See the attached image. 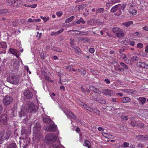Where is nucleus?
I'll list each match as a JSON object with an SVG mask.
<instances>
[{"instance_id": "f257e3e1", "label": "nucleus", "mask_w": 148, "mask_h": 148, "mask_svg": "<svg viewBox=\"0 0 148 148\" xmlns=\"http://www.w3.org/2000/svg\"><path fill=\"white\" fill-rule=\"evenodd\" d=\"M27 108L26 110L22 109L19 113V116L21 118L25 117L26 115V113L28 112L31 113L35 112L38 109L37 106L35 105L32 102H28L27 104Z\"/></svg>"}, {"instance_id": "f03ea898", "label": "nucleus", "mask_w": 148, "mask_h": 148, "mask_svg": "<svg viewBox=\"0 0 148 148\" xmlns=\"http://www.w3.org/2000/svg\"><path fill=\"white\" fill-rule=\"evenodd\" d=\"M40 125L39 124H37L36 126L34 127V132L33 134V140H38L42 138V135L39 132L40 130Z\"/></svg>"}, {"instance_id": "7ed1b4c3", "label": "nucleus", "mask_w": 148, "mask_h": 148, "mask_svg": "<svg viewBox=\"0 0 148 148\" xmlns=\"http://www.w3.org/2000/svg\"><path fill=\"white\" fill-rule=\"evenodd\" d=\"M57 136L53 134H47L45 137V141L47 144H50L55 141Z\"/></svg>"}, {"instance_id": "20e7f679", "label": "nucleus", "mask_w": 148, "mask_h": 148, "mask_svg": "<svg viewBox=\"0 0 148 148\" xmlns=\"http://www.w3.org/2000/svg\"><path fill=\"white\" fill-rule=\"evenodd\" d=\"M8 81L13 84L16 85L18 83L19 80L18 78L15 76L12 75L7 78Z\"/></svg>"}, {"instance_id": "39448f33", "label": "nucleus", "mask_w": 148, "mask_h": 148, "mask_svg": "<svg viewBox=\"0 0 148 148\" xmlns=\"http://www.w3.org/2000/svg\"><path fill=\"white\" fill-rule=\"evenodd\" d=\"M11 134V132L10 131H8L6 134H4L3 132H0V144H1L3 143L4 140L8 139Z\"/></svg>"}, {"instance_id": "423d86ee", "label": "nucleus", "mask_w": 148, "mask_h": 148, "mask_svg": "<svg viewBox=\"0 0 148 148\" xmlns=\"http://www.w3.org/2000/svg\"><path fill=\"white\" fill-rule=\"evenodd\" d=\"M82 106H83L84 107L86 108L87 110H89L91 112H93L95 113L97 115H99L100 112L99 110L96 109H92L90 107L88 106L86 104L81 102V103L80 104Z\"/></svg>"}, {"instance_id": "0eeeda50", "label": "nucleus", "mask_w": 148, "mask_h": 148, "mask_svg": "<svg viewBox=\"0 0 148 148\" xmlns=\"http://www.w3.org/2000/svg\"><path fill=\"white\" fill-rule=\"evenodd\" d=\"M113 31L116 34L117 36L119 38L122 37L124 36V34L122 30L118 27L114 28L113 29Z\"/></svg>"}, {"instance_id": "6e6552de", "label": "nucleus", "mask_w": 148, "mask_h": 148, "mask_svg": "<svg viewBox=\"0 0 148 148\" xmlns=\"http://www.w3.org/2000/svg\"><path fill=\"white\" fill-rule=\"evenodd\" d=\"M13 101L12 98L10 96H5L3 99V103L5 105L10 104Z\"/></svg>"}, {"instance_id": "1a4fd4ad", "label": "nucleus", "mask_w": 148, "mask_h": 148, "mask_svg": "<svg viewBox=\"0 0 148 148\" xmlns=\"http://www.w3.org/2000/svg\"><path fill=\"white\" fill-rule=\"evenodd\" d=\"M57 126L54 123L50 124L49 127H47L46 130L48 131H54L57 129Z\"/></svg>"}, {"instance_id": "9d476101", "label": "nucleus", "mask_w": 148, "mask_h": 148, "mask_svg": "<svg viewBox=\"0 0 148 148\" xmlns=\"http://www.w3.org/2000/svg\"><path fill=\"white\" fill-rule=\"evenodd\" d=\"M7 115L6 114L2 115L0 118V122L3 124H6L8 122Z\"/></svg>"}, {"instance_id": "9b49d317", "label": "nucleus", "mask_w": 148, "mask_h": 148, "mask_svg": "<svg viewBox=\"0 0 148 148\" xmlns=\"http://www.w3.org/2000/svg\"><path fill=\"white\" fill-rule=\"evenodd\" d=\"M118 8V10L119 11V14H116V15H119L121 14V10H124L126 6V4L125 3H123L122 4H119L117 5Z\"/></svg>"}, {"instance_id": "f8f14e48", "label": "nucleus", "mask_w": 148, "mask_h": 148, "mask_svg": "<svg viewBox=\"0 0 148 148\" xmlns=\"http://www.w3.org/2000/svg\"><path fill=\"white\" fill-rule=\"evenodd\" d=\"M24 95L28 99L31 98L32 96V93L29 90H26L24 92Z\"/></svg>"}, {"instance_id": "ddd939ff", "label": "nucleus", "mask_w": 148, "mask_h": 148, "mask_svg": "<svg viewBox=\"0 0 148 148\" xmlns=\"http://www.w3.org/2000/svg\"><path fill=\"white\" fill-rule=\"evenodd\" d=\"M103 93L106 96H112L113 95V92L110 90H105L103 91Z\"/></svg>"}, {"instance_id": "4468645a", "label": "nucleus", "mask_w": 148, "mask_h": 148, "mask_svg": "<svg viewBox=\"0 0 148 148\" xmlns=\"http://www.w3.org/2000/svg\"><path fill=\"white\" fill-rule=\"evenodd\" d=\"M64 112L68 117H69L73 119H75V115L73 113L69 111H67V112Z\"/></svg>"}, {"instance_id": "2eb2a0df", "label": "nucleus", "mask_w": 148, "mask_h": 148, "mask_svg": "<svg viewBox=\"0 0 148 148\" xmlns=\"http://www.w3.org/2000/svg\"><path fill=\"white\" fill-rule=\"evenodd\" d=\"M137 65L138 66L140 67L144 68L146 69L148 68V65L146 64L143 62H139L137 63Z\"/></svg>"}, {"instance_id": "dca6fc26", "label": "nucleus", "mask_w": 148, "mask_h": 148, "mask_svg": "<svg viewBox=\"0 0 148 148\" xmlns=\"http://www.w3.org/2000/svg\"><path fill=\"white\" fill-rule=\"evenodd\" d=\"M9 51L10 53L15 55L17 58L18 57V52L16 50L10 48L9 50Z\"/></svg>"}, {"instance_id": "f3484780", "label": "nucleus", "mask_w": 148, "mask_h": 148, "mask_svg": "<svg viewBox=\"0 0 148 148\" xmlns=\"http://www.w3.org/2000/svg\"><path fill=\"white\" fill-rule=\"evenodd\" d=\"M129 12L132 15H136L137 14V11L135 9L132 8H131L129 10Z\"/></svg>"}, {"instance_id": "a211bd4d", "label": "nucleus", "mask_w": 148, "mask_h": 148, "mask_svg": "<svg viewBox=\"0 0 148 148\" xmlns=\"http://www.w3.org/2000/svg\"><path fill=\"white\" fill-rule=\"evenodd\" d=\"M18 6H21L23 5L25 6V7H30L31 6L29 5H26L25 4H23V2L20 0H18Z\"/></svg>"}, {"instance_id": "6ab92c4d", "label": "nucleus", "mask_w": 148, "mask_h": 148, "mask_svg": "<svg viewBox=\"0 0 148 148\" xmlns=\"http://www.w3.org/2000/svg\"><path fill=\"white\" fill-rule=\"evenodd\" d=\"M133 22L132 21H130L126 22L123 23H122V25L125 26L126 27L129 26L130 25L133 24Z\"/></svg>"}, {"instance_id": "aec40b11", "label": "nucleus", "mask_w": 148, "mask_h": 148, "mask_svg": "<svg viewBox=\"0 0 148 148\" xmlns=\"http://www.w3.org/2000/svg\"><path fill=\"white\" fill-rule=\"evenodd\" d=\"M118 8L117 5L113 7L111 10L110 12L112 13H114Z\"/></svg>"}, {"instance_id": "412c9836", "label": "nucleus", "mask_w": 148, "mask_h": 148, "mask_svg": "<svg viewBox=\"0 0 148 148\" xmlns=\"http://www.w3.org/2000/svg\"><path fill=\"white\" fill-rule=\"evenodd\" d=\"M43 121L44 123H49L51 122V120L50 119L47 117L43 118Z\"/></svg>"}, {"instance_id": "4be33fe9", "label": "nucleus", "mask_w": 148, "mask_h": 148, "mask_svg": "<svg viewBox=\"0 0 148 148\" xmlns=\"http://www.w3.org/2000/svg\"><path fill=\"white\" fill-rule=\"evenodd\" d=\"M130 101V99L129 97H124L122 98V101L123 103H126Z\"/></svg>"}, {"instance_id": "5701e85b", "label": "nucleus", "mask_w": 148, "mask_h": 148, "mask_svg": "<svg viewBox=\"0 0 148 148\" xmlns=\"http://www.w3.org/2000/svg\"><path fill=\"white\" fill-rule=\"evenodd\" d=\"M74 18V16H71L69 18L65 20V22L66 23H69L71 22Z\"/></svg>"}, {"instance_id": "b1692460", "label": "nucleus", "mask_w": 148, "mask_h": 148, "mask_svg": "<svg viewBox=\"0 0 148 148\" xmlns=\"http://www.w3.org/2000/svg\"><path fill=\"white\" fill-rule=\"evenodd\" d=\"M103 135L104 136L107 138H111L112 137V136L111 135L105 133H103Z\"/></svg>"}, {"instance_id": "393cba45", "label": "nucleus", "mask_w": 148, "mask_h": 148, "mask_svg": "<svg viewBox=\"0 0 148 148\" xmlns=\"http://www.w3.org/2000/svg\"><path fill=\"white\" fill-rule=\"evenodd\" d=\"M14 0H7L6 1V4L8 5H12V6Z\"/></svg>"}, {"instance_id": "a878e982", "label": "nucleus", "mask_w": 148, "mask_h": 148, "mask_svg": "<svg viewBox=\"0 0 148 148\" xmlns=\"http://www.w3.org/2000/svg\"><path fill=\"white\" fill-rule=\"evenodd\" d=\"M76 23L78 24H79L81 23L84 24L85 23V21L83 20L82 18H81L79 20L77 21Z\"/></svg>"}, {"instance_id": "bb28decb", "label": "nucleus", "mask_w": 148, "mask_h": 148, "mask_svg": "<svg viewBox=\"0 0 148 148\" xmlns=\"http://www.w3.org/2000/svg\"><path fill=\"white\" fill-rule=\"evenodd\" d=\"M7 148H16V144L12 143L9 145Z\"/></svg>"}, {"instance_id": "cd10ccee", "label": "nucleus", "mask_w": 148, "mask_h": 148, "mask_svg": "<svg viewBox=\"0 0 148 148\" xmlns=\"http://www.w3.org/2000/svg\"><path fill=\"white\" fill-rule=\"evenodd\" d=\"M1 46L2 48L4 49L6 48L7 47V45L5 42H2L0 43Z\"/></svg>"}, {"instance_id": "c85d7f7f", "label": "nucleus", "mask_w": 148, "mask_h": 148, "mask_svg": "<svg viewBox=\"0 0 148 148\" xmlns=\"http://www.w3.org/2000/svg\"><path fill=\"white\" fill-rule=\"evenodd\" d=\"M73 48L75 51L76 53L80 52L81 50L80 49L76 46H75L73 47Z\"/></svg>"}, {"instance_id": "c756f323", "label": "nucleus", "mask_w": 148, "mask_h": 148, "mask_svg": "<svg viewBox=\"0 0 148 148\" xmlns=\"http://www.w3.org/2000/svg\"><path fill=\"white\" fill-rule=\"evenodd\" d=\"M123 59V60L127 64H131V61L129 60V59H128L127 58L125 57V58H124Z\"/></svg>"}, {"instance_id": "7c9ffc66", "label": "nucleus", "mask_w": 148, "mask_h": 148, "mask_svg": "<svg viewBox=\"0 0 148 148\" xmlns=\"http://www.w3.org/2000/svg\"><path fill=\"white\" fill-rule=\"evenodd\" d=\"M84 144L85 145L89 148V146L90 145V143L87 140H85L84 141Z\"/></svg>"}, {"instance_id": "2f4dec72", "label": "nucleus", "mask_w": 148, "mask_h": 148, "mask_svg": "<svg viewBox=\"0 0 148 148\" xmlns=\"http://www.w3.org/2000/svg\"><path fill=\"white\" fill-rule=\"evenodd\" d=\"M113 4L111 1H109L106 3V6L108 9L109 8L110 6Z\"/></svg>"}, {"instance_id": "473e14b6", "label": "nucleus", "mask_w": 148, "mask_h": 148, "mask_svg": "<svg viewBox=\"0 0 148 148\" xmlns=\"http://www.w3.org/2000/svg\"><path fill=\"white\" fill-rule=\"evenodd\" d=\"M12 6L14 7H17L18 6V1L17 0H14L13 1Z\"/></svg>"}, {"instance_id": "72a5a7b5", "label": "nucleus", "mask_w": 148, "mask_h": 148, "mask_svg": "<svg viewBox=\"0 0 148 148\" xmlns=\"http://www.w3.org/2000/svg\"><path fill=\"white\" fill-rule=\"evenodd\" d=\"M40 18L44 21V22H46L49 19V17H43V16H40Z\"/></svg>"}, {"instance_id": "f704fd0d", "label": "nucleus", "mask_w": 148, "mask_h": 148, "mask_svg": "<svg viewBox=\"0 0 148 148\" xmlns=\"http://www.w3.org/2000/svg\"><path fill=\"white\" fill-rule=\"evenodd\" d=\"M129 40L128 39H124V41L121 42V43L125 45H127L129 43Z\"/></svg>"}, {"instance_id": "c9c22d12", "label": "nucleus", "mask_w": 148, "mask_h": 148, "mask_svg": "<svg viewBox=\"0 0 148 148\" xmlns=\"http://www.w3.org/2000/svg\"><path fill=\"white\" fill-rule=\"evenodd\" d=\"M138 59V57L136 56H134L131 58V59L133 62H134L137 60Z\"/></svg>"}, {"instance_id": "e433bc0d", "label": "nucleus", "mask_w": 148, "mask_h": 148, "mask_svg": "<svg viewBox=\"0 0 148 148\" xmlns=\"http://www.w3.org/2000/svg\"><path fill=\"white\" fill-rule=\"evenodd\" d=\"M143 46V45L141 43H138L137 45V47L139 49L142 48Z\"/></svg>"}, {"instance_id": "4c0bfd02", "label": "nucleus", "mask_w": 148, "mask_h": 148, "mask_svg": "<svg viewBox=\"0 0 148 148\" xmlns=\"http://www.w3.org/2000/svg\"><path fill=\"white\" fill-rule=\"evenodd\" d=\"M104 11V9L103 8H99L96 10L97 13L98 12H103Z\"/></svg>"}, {"instance_id": "58836bf2", "label": "nucleus", "mask_w": 148, "mask_h": 148, "mask_svg": "<svg viewBox=\"0 0 148 148\" xmlns=\"http://www.w3.org/2000/svg\"><path fill=\"white\" fill-rule=\"evenodd\" d=\"M67 70L69 71H71L73 68L72 66L71 65H69L67 66L66 67Z\"/></svg>"}, {"instance_id": "ea45409f", "label": "nucleus", "mask_w": 148, "mask_h": 148, "mask_svg": "<svg viewBox=\"0 0 148 148\" xmlns=\"http://www.w3.org/2000/svg\"><path fill=\"white\" fill-rule=\"evenodd\" d=\"M120 64L125 69H128V67L124 63L121 62L120 63Z\"/></svg>"}, {"instance_id": "a19ab883", "label": "nucleus", "mask_w": 148, "mask_h": 148, "mask_svg": "<svg viewBox=\"0 0 148 148\" xmlns=\"http://www.w3.org/2000/svg\"><path fill=\"white\" fill-rule=\"evenodd\" d=\"M140 101L143 103H144L146 101V99L144 97H142L140 98Z\"/></svg>"}, {"instance_id": "79ce46f5", "label": "nucleus", "mask_w": 148, "mask_h": 148, "mask_svg": "<svg viewBox=\"0 0 148 148\" xmlns=\"http://www.w3.org/2000/svg\"><path fill=\"white\" fill-rule=\"evenodd\" d=\"M56 14L58 17H60L62 15V12H57Z\"/></svg>"}, {"instance_id": "37998d69", "label": "nucleus", "mask_w": 148, "mask_h": 148, "mask_svg": "<svg viewBox=\"0 0 148 148\" xmlns=\"http://www.w3.org/2000/svg\"><path fill=\"white\" fill-rule=\"evenodd\" d=\"M53 50H55L56 51L58 52H60L62 50L58 48L54 47L53 48Z\"/></svg>"}, {"instance_id": "c03bdc74", "label": "nucleus", "mask_w": 148, "mask_h": 148, "mask_svg": "<svg viewBox=\"0 0 148 148\" xmlns=\"http://www.w3.org/2000/svg\"><path fill=\"white\" fill-rule=\"evenodd\" d=\"M78 71H79L81 72V73L82 74L84 75L86 74V71L85 70L82 69V70H80L79 69Z\"/></svg>"}, {"instance_id": "a18cd8bd", "label": "nucleus", "mask_w": 148, "mask_h": 148, "mask_svg": "<svg viewBox=\"0 0 148 148\" xmlns=\"http://www.w3.org/2000/svg\"><path fill=\"white\" fill-rule=\"evenodd\" d=\"M93 91L94 92H97L98 93H100V91L98 89H97L96 88H94V89H93Z\"/></svg>"}, {"instance_id": "49530a36", "label": "nucleus", "mask_w": 148, "mask_h": 148, "mask_svg": "<svg viewBox=\"0 0 148 148\" xmlns=\"http://www.w3.org/2000/svg\"><path fill=\"white\" fill-rule=\"evenodd\" d=\"M111 1L113 4H114L120 2V0H112Z\"/></svg>"}, {"instance_id": "de8ad7c7", "label": "nucleus", "mask_w": 148, "mask_h": 148, "mask_svg": "<svg viewBox=\"0 0 148 148\" xmlns=\"http://www.w3.org/2000/svg\"><path fill=\"white\" fill-rule=\"evenodd\" d=\"M129 145V144L128 143H127L126 142H125L123 143V145L124 146V147H128Z\"/></svg>"}, {"instance_id": "09e8293b", "label": "nucleus", "mask_w": 148, "mask_h": 148, "mask_svg": "<svg viewBox=\"0 0 148 148\" xmlns=\"http://www.w3.org/2000/svg\"><path fill=\"white\" fill-rule=\"evenodd\" d=\"M89 51L91 53H93L95 51L94 49L92 48H90L89 49Z\"/></svg>"}, {"instance_id": "8fccbe9b", "label": "nucleus", "mask_w": 148, "mask_h": 148, "mask_svg": "<svg viewBox=\"0 0 148 148\" xmlns=\"http://www.w3.org/2000/svg\"><path fill=\"white\" fill-rule=\"evenodd\" d=\"M99 101L100 103L102 104H104L106 103L105 101L103 99H100L99 100Z\"/></svg>"}, {"instance_id": "3c124183", "label": "nucleus", "mask_w": 148, "mask_h": 148, "mask_svg": "<svg viewBox=\"0 0 148 148\" xmlns=\"http://www.w3.org/2000/svg\"><path fill=\"white\" fill-rule=\"evenodd\" d=\"M122 118L123 119L125 120H127L128 119V117L127 116L125 115H123L122 116Z\"/></svg>"}, {"instance_id": "603ef678", "label": "nucleus", "mask_w": 148, "mask_h": 148, "mask_svg": "<svg viewBox=\"0 0 148 148\" xmlns=\"http://www.w3.org/2000/svg\"><path fill=\"white\" fill-rule=\"evenodd\" d=\"M130 45L132 46H134L135 45V42L133 41H130Z\"/></svg>"}, {"instance_id": "864d4df0", "label": "nucleus", "mask_w": 148, "mask_h": 148, "mask_svg": "<svg viewBox=\"0 0 148 148\" xmlns=\"http://www.w3.org/2000/svg\"><path fill=\"white\" fill-rule=\"evenodd\" d=\"M63 31L64 29H61L60 30L56 32L57 35L61 33Z\"/></svg>"}, {"instance_id": "5fc2aeb1", "label": "nucleus", "mask_w": 148, "mask_h": 148, "mask_svg": "<svg viewBox=\"0 0 148 148\" xmlns=\"http://www.w3.org/2000/svg\"><path fill=\"white\" fill-rule=\"evenodd\" d=\"M70 44L71 45H73L74 43V40L72 38H71L70 39Z\"/></svg>"}, {"instance_id": "6e6d98bb", "label": "nucleus", "mask_w": 148, "mask_h": 148, "mask_svg": "<svg viewBox=\"0 0 148 148\" xmlns=\"http://www.w3.org/2000/svg\"><path fill=\"white\" fill-rule=\"evenodd\" d=\"M62 147V148H64V147H63L61 145H55L54 148H59V147Z\"/></svg>"}, {"instance_id": "4d7b16f0", "label": "nucleus", "mask_w": 148, "mask_h": 148, "mask_svg": "<svg viewBox=\"0 0 148 148\" xmlns=\"http://www.w3.org/2000/svg\"><path fill=\"white\" fill-rule=\"evenodd\" d=\"M27 22H34V19H32L31 18H29L27 21Z\"/></svg>"}, {"instance_id": "13d9d810", "label": "nucleus", "mask_w": 148, "mask_h": 148, "mask_svg": "<svg viewBox=\"0 0 148 148\" xmlns=\"http://www.w3.org/2000/svg\"><path fill=\"white\" fill-rule=\"evenodd\" d=\"M30 5L31 6L30 7H31L32 8H35L37 6V5L36 4H34L32 6Z\"/></svg>"}, {"instance_id": "bf43d9fd", "label": "nucleus", "mask_w": 148, "mask_h": 148, "mask_svg": "<svg viewBox=\"0 0 148 148\" xmlns=\"http://www.w3.org/2000/svg\"><path fill=\"white\" fill-rule=\"evenodd\" d=\"M34 22H39L41 21V20L40 18H37L36 19H34Z\"/></svg>"}, {"instance_id": "052dcab7", "label": "nucleus", "mask_w": 148, "mask_h": 148, "mask_svg": "<svg viewBox=\"0 0 148 148\" xmlns=\"http://www.w3.org/2000/svg\"><path fill=\"white\" fill-rule=\"evenodd\" d=\"M143 29L146 31H148V27L145 26V27H143Z\"/></svg>"}, {"instance_id": "680f3d73", "label": "nucleus", "mask_w": 148, "mask_h": 148, "mask_svg": "<svg viewBox=\"0 0 148 148\" xmlns=\"http://www.w3.org/2000/svg\"><path fill=\"white\" fill-rule=\"evenodd\" d=\"M17 61H16V62H14V64H13V65L14 66H17L18 67V63L17 64Z\"/></svg>"}, {"instance_id": "e2e57ef3", "label": "nucleus", "mask_w": 148, "mask_h": 148, "mask_svg": "<svg viewBox=\"0 0 148 148\" xmlns=\"http://www.w3.org/2000/svg\"><path fill=\"white\" fill-rule=\"evenodd\" d=\"M24 67L25 69L27 72H28L29 71V69L28 66H24Z\"/></svg>"}, {"instance_id": "0e129e2a", "label": "nucleus", "mask_w": 148, "mask_h": 148, "mask_svg": "<svg viewBox=\"0 0 148 148\" xmlns=\"http://www.w3.org/2000/svg\"><path fill=\"white\" fill-rule=\"evenodd\" d=\"M51 35L52 36H53L54 35H57V34L56 32H53L51 33Z\"/></svg>"}, {"instance_id": "69168bd1", "label": "nucleus", "mask_w": 148, "mask_h": 148, "mask_svg": "<svg viewBox=\"0 0 148 148\" xmlns=\"http://www.w3.org/2000/svg\"><path fill=\"white\" fill-rule=\"evenodd\" d=\"M138 147H140L141 148H142L143 147V145H142L140 143L138 144Z\"/></svg>"}, {"instance_id": "338daca9", "label": "nucleus", "mask_w": 148, "mask_h": 148, "mask_svg": "<svg viewBox=\"0 0 148 148\" xmlns=\"http://www.w3.org/2000/svg\"><path fill=\"white\" fill-rule=\"evenodd\" d=\"M145 51L146 53H148V46H147L146 47Z\"/></svg>"}, {"instance_id": "774afa93", "label": "nucleus", "mask_w": 148, "mask_h": 148, "mask_svg": "<svg viewBox=\"0 0 148 148\" xmlns=\"http://www.w3.org/2000/svg\"><path fill=\"white\" fill-rule=\"evenodd\" d=\"M75 131L79 133L80 132V129L79 127H77Z\"/></svg>"}]
</instances>
